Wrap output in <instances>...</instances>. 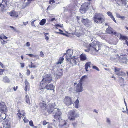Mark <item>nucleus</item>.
<instances>
[{"label": "nucleus", "mask_w": 128, "mask_h": 128, "mask_svg": "<svg viewBox=\"0 0 128 128\" xmlns=\"http://www.w3.org/2000/svg\"><path fill=\"white\" fill-rule=\"evenodd\" d=\"M68 115L70 120H74L78 116V114L74 110H72L68 112Z\"/></svg>", "instance_id": "obj_4"}, {"label": "nucleus", "mask_w": 128, "mask_h": 128, "mask_svg": "<svg viewBox=\"0 0 128 128\" xmlns=\"http://www.w3.org/2000/svg\"><path fill=\"white\" fill-rule=\"evenodd\" d=\"M92 68L93 69H95L96 70H97L98 71H99V69L97 67L95 66H92Z\"/></svg>", "instance_id": "obj_38"}, {"label": "nucleus", "mask_w": 128, "mask_h": 128, "mask_svg": "<svg viewBox=\"0 0 128 128\" xmlns=\"http://www.w3.org/2000/svg\"><path fill=\"white\" fill-rule=\"evenodd\" d=\"M9 2V0H2V3L0 4V7H1L2 10V11L4 10L5 8L8 7Z\"/></svg>", "instance_id": "obj_11"}, {"label": "nucleus", "mask_w": 128, "mask_h": 128, "mask_svg": "<svg viewBox=\"0 0 128 128\" xmlns=\"http://www.w3.org/2000/svg\"><path fill=\"white\" fill-rule=\"evenodd\" d=\"M4 71V70L0 69V75H1L3 74V72Z\"/></svg>", "instance_id": "obj_43"}, {"label": "nucleus", "mask_w": 128, "mask_h": 128, "mask_svg": "<svg viewBox=\"0 0 128 128\" xmlns=\"http://www.w3.org/2000/svg\"><path fill=\"white\" fill-rule=\"evenodd\" d=\"M64 124L61 125L62 127V128H69V125L67 123L64 121H63Z\"/></svg>", "instance_id": "obj_26"}, {"label": "nucleus", "mask_w": 128, "mask_h": 128, "mask_svg": "<svg viewBox=\"0 0 128 128\" xmlns=\"http://www.w3.org/2000/svg\"><path fill=\"white\" fill-rule=\"evenodd\" d=\"M10 27L11 28H12V29H13V30L15 31H16V29L15 28H14V27H13L12 26H10Z\"/></svg>", "instance_id": "obj_59"}, {"label": "nucleus", "mask_w": 128, "mask_h": 128, "mask_svg": "<svg viewBox=\"0 0 128 128\" xmlns=\"http://www.w3.org/2000/svg\"><path fill=\"white\" fill-rule=\"evenodd\" d=\"M75 105V107L76 108H78V105L79 104V100L78 99H77L74 102Z\"/></svg>", "instance_id": "obj_31"}, {"label": "nucleus", "mask_w": 128, "mask_h": 128, "mask_svg": "<svg viewBox=\"0 0 128 128\" xmlns=\"http://www.w3.org/2000/svg\"><path fill=\"white\" fill-rule=\"evenodd\" d=\"M25 113L24 110L21 111L20 112H18L17 114V115L18 117L20 119L22 116H24L25 115Z\"/></svg>", "instance_id": "obj_21"}, {"label": "nucleus", "mask_w": 128, "mask_h": 128, "mask_svg": "<svg viewBox=\"0 0 128 128\" xmlns=\"http://www.w3.org/2000/svg\"><path fill=\"white\" fill-rule=\"evenodd\" d=\"M0 41L1 43L3 44L7 43V42L6 41H4V40H3V41L1 40Z\"/></svg>", "instance_id": "obj_47"}, {"label": "nucleus", "mask_w": 128, "mask_h": 128, "mask_svg": "<svg viewBox=\"0 0 128 128\" xmlns=\"http://www.w3.org/2000/svg\"><path fill=\"white\" fill-rule=\"evenodd\" d=\"M55 2V1L54 0H50L49 1V3L51 4Z\"/></svg>", "instance_id": "obj_46"}, {"label": "nucleus", "mask_w": 128, "mask_h": 128, "mask_svg": "<svg viewBox=\"0 0 128 128\" xmlns=\"http://www.w3.org/2000/svg\"><path fill=\"white\" fill-rule=\"evenodd\" d=\"M106 32L109 34H113L116 36H118L119 34L117 33L116 32L114 31L113 29L111 27H109L106 30Z\"/></svg>", "instance_id": "obj_14"}, {"label": "nucleus", "mask_w": 128, "mask_h": 128, "mask_svg": "<svg viewBox=\"0 0 128 128\" xmlns=\"http://www.w3.org/2000/svg\"><path fill=\"white\" fill-rule=\"evenodd\" d=\"M116 14L117 17L119 18H120L121 16H120V15L119 14L116 13Z\"/></svg>", "instance_id": "obj_53"}, {"label": "nucleus", "mask_w": 128, "mask_h": 128, "mask_svg": "<svg viewBox=\"0 0 128 128\" xmlns=\"http://www.w3.org/2000/svg\"><path fill=\"white\" fill-rule=\"evenodd\" d=\"M18 88V86H16V87H15L14 86V91H16V90Z\"/></svg>", "instance_id": "obj_60"}, {"label": "nucleus", "mask_w": 128, "mask_h": 128, "mask_svg": "<svg viewBox=\"0 0 128 128\" xmlns=\"http://www.w3.org/2000/svg\"><path fill=\"white\" fill-rule=\"evenodd\" d=\"M3 81L5 83H9L10 82L9 79L7 76H5L4 77Z\"/></svg>", "instance_id": "obj_29"}, {"label": "nucleus", "mask_w": 128, "mask_h": 128, "mask_svg": "<svg viewBox=\"0 0 128 128\" xmlns=\"http://www.w3.org/2000/svg\"><path fill=\"white\" fill-rule=\"evenodd\" d=\"M106 14L108 15L110 17L111 19L113 20L114 21L115 23H116V22L115 18L111 12L109 11L108 12H107Z\"/></svg>", "instance_id": "obj_23"}, {"label": "nucleus", "mask_w": 128, "mask_h": 128, "mask_svg": "<svg viewBox=\"0 0 128 128\" xmlns=\"http://www.w3.org/2000/svg\"><path fill=\"white\" fill-rule=\"evenodd\" d=\"M29 124L31 126H34V124H33L32 121V120H30L29 122Z\"/></svg>", "instance_id": "obj_42"}, {"label": "nucleus", "mask_w": 128, "mask_h": 128, "mask_svg": "<svg viewBox=\"0 0 128 128\" xmlns=\"http://www.w3.org/2000/svg\"><path fill=\"white\" fill-rule=\"evenodd\" d=\"M74 128H75L77 126V122H73L72 124Z\"/></svg>", "instance_id": "obj_39"}, {"label": "nucleus", "mask_w": 128, "mask_h": 128, "mask_svg": "<svg viewBox=\"0 0 128 128\" xmlns=\"http://www.w3.org/2000/svg\"><path fill=\"white\" fill-rule=\"evenodd\" d=\"M125 18V17L124 16H120V18H121V19H122V20H124V19Z\"/></svg>", "instance_id": "obj_56"}, {"label": "nucleus", "mask_w": 128, "mask_h": 128, "mask_svg": "<svg viewBox=\"0 0 128 128\" xmlns=\"http://www.w3.org/2000/svg\"><path fill=\"white\" fill-rule=\"evenodd\" d=\"M20 65L21 67L23 68L24 66V63H20Z\"/></svg>", "instance_id": "obj_58"}, {"label": "nucleus", "mask_w": 128, "mask_h": 128, "mask_svg": "<svg viewBox=\"0 0 128 128\" xmlns=\"http://www.w3.org/2000/svg\"><path fill=\"white\" fill-rule=\"evenodd\" d=\"M97 42L96 41H94L91 44H90L88 46L94 49L96 47V45H97Z\"/></svg>", "instance_id": "obj_22"}, {"label": "nucleus", "mask_w": 128, "mask_h": 128, "mask_svg": "<svg viewBox=\"0 0 128 128\" xmlns=\"http://www.w3.org/2000/svg\"><path fill=\"white\" fill-rule=\"evenodd\" d=\"M76 58V56H73L70 60V62L73 65H76L77 64V59Z\"/></svg>", "instance_id": "obj_16"}, {"label": "nucleus", "mask_w": 128, "mask_h": 128, "mask_svg": "<svg viewBox=\"0 0 128 128\" xmlns=\"http://www.w3.org/2000/svg\"><path fill=\"white\" fill-rule=\"evenodd\" d=\"M48 128H52V127L51 124H49L48 126Z\"/></svg>", "instance_id": "obj_63"}, {"label": "nucleus", "mask_w": 128, "mask_h": 128, "mask_svg": "<svg viewBox=\"0 0 128 128\" xmlns=\"http://www.w3.org/2000/svg\"><path fill=\"white\" fill-rule=\"evenodd\" d=\"M62 26H63L62 24V25H60L58 24H56L55 25V26L56 27H60L61 28L62 27Z\"/></svg>", "instance_id": "obj_49"}, {"label": "nucleus", "mask_w": 128, "mask_h": 128, "mask_svg": "<svg viewBox=\"0 0 128 128\" xmlns=\"http://www.w3.org/2000/svg\"><path fill=\"white\" fill-rule=\"evenodd\" d=\"M63 102L66 106H69L73 103L72 98L69 96H66L64 99Z\"/></svg>", "instance_id": "obj_5"}, {"label": "nucleus", "mask_w": 128, "mask_h": 128, "mask_svg": "<svg viewBox=\"0 0 128 128\" xmlns=\"http://www.w3.org/2000/svg\"><path fill=\"white\" fill-rule=\"evenodd\" d=\"M91 64L90 62H88L85 65V68L86 71H88V67L90 68V65Z\"/></svg>", "instance_id": "obj_25"}, {"label": "nucleus", "mask_w": 128, "mask_h": 128, "mask_svg": "<svg viewBox=\"0 0 128 128\" xmlns=\"http://www.w3.org/2000/svg\"><path fill=\"white\" fill-rule=\"evenodd\" d=\"M49 20L51 22H53L55 20H56L55 18H52L50 19Z\"/></svg>", "instance_id": "obj_44"}, {"label": "nucleus", "mask_w": 128, "mask_h": 128, "mask_svg": "<svg viewBox=\"0 0 128 128\" xmlns=\"http://www.w3.org/2000/svg\"><path fill=\"white\" fill-rule=\"evenodd\" d=\"M106 122L109 125H110L111 124V122L110 119L108 118H106Z\"/></svg>", "instance_id": "obj_36"}, {"label": "nucleus", "mask_w": 128, "mask_h": 128, "mask_svg": "<svg viewBox=\"0 0 128 128\" xmlns=\"http://www.w3.org/2000/svg\"><path fill=\"white\" fill-rule=\"evenodd\" d=\"M121 80L122 82L124 83V80L123 78H120V81Z\"/></svg>", "instance_id": "obj_52"}, {"label": "nucleus", "mask_w": 128, "mask_h": 128, "mask_svg": "<svg viewBox=\"0 0 128 128\" xmlns=\"http://www.w3.org/2000/svg\"><path fill=\"white\" fill-rule=\"evenodd\" d=\"M46 88L47 90H53L54 88V86L52 84H40L39 86V89L41 90Z\"/></svg>", "instance_id": "obj_6"}, {"label": "nucleus", "mask_w": 128, "mask_h": 128, "mask_svg": "<svg viewBox=\"0 0 128 128\" xmlns=\"http://www.w3.org/2000/svg\"><path fill=\"white\" fill-rule=\"evenodd\" d=\"M10 15L12 16L17 17L18 15V14L17 12L13 11H11L10 13Z\"/></svg>", "instance_id": "obj_24"}, {"label": "nucleus", "mask_w": 128, "mask_h": 128, "mask_svg": "<svg viewBox=\"0 0 128 128\" xmlns=\"http://www.w3.org/2000/svg\"><path fill=\"white\" fill-rule=\"evenodd\" d=\"M114 72H115V74H116L117 72H118L121 69V68H117L116 67H115L114 68Z\"/></svg>", "instance_id": "obj_35"}, {"label": "nucleus", "mask_w": 128, "mask_h": 128, "mask_svg": "<svg viewBox=\"0 0 128 128\" xmlns=\"http://www.w3.org/2000/svg\"><path fill=\"white\" fill-rule=\"evenodd\" d=\"M23 120L24 122L25 123L28 122L29 121L26 118V116H25L24 117Z\"/></svg>", "instance_id": "obj_40"}, {"label": "nucleus", "mask_w": 128, "mask_h": 128, "mask_svg": "<svg viewBox=\"0 0 128 128\" xmlns=\"http://www.w3.org/2000/svg\"><path fill=\"white\" fill-rule=\"evenodd\" d=\"M53 103H51L48 104L47 106V112L50 114L54 111L53 113L54 114V117L56 119L59 121L61 119L62 112L60 110L56 108L55 106H54Z\"/></svg>", "instance_id": "obj_1"}, {"label": "nucleus", "mask_w": 128, "mask_h": 128, "mask_svg": "<svg viewBox=\"0 0 128 128\" xmlns=\"http://www.w3.org/2000/svg\"><path fill=\"white\" fill-rule=\"evenodd\" d=\"M30 74V70L28 69L27 70L26 74L28 76Z\"/></svg>", "instance_id": "obj_48"}, {"label": "nucleus", "mask_w": 128, "mask_h": 128, "mask_svg": "<svg viewBox=\"0 0 128 128\" xmlns=\"http://www.w3.org/2000/svg\"><path fill=\"white\" fill-rule=\"evenodd\" d=\"M86 76L85 75L82 76L79 83H80L81 84H82L85 81Z\"/></svg>", "instance_id": "obj_27"}, {"label": "nucleus", "mask_w": 128, "mask_h": 128, "mask_svg": "<svg viewBox=\"0 0 128 128\" xmlns=\"http://www.w3.org/2000/svg\"><path fill=\"white\" fill-rule=\"evenodd\" d=\"M46 20L45 19H42L40 22V24L41 25H43L46 22Z\"/></svg>", "instance_id": "obj_33"}, {"label": "nucleus", "mask_w": 128, "mask_h": 128, "mask_svg": "<svg viewBox=\"0 0 128 128\" xmlns=\"http://www.w3.org/2000/svg\"><path fill=\"white\" fill-rule=\"evenodd\" d=\"M80 60L82 61L86 60L87 61L88 60L85 54H82L80 55Z\"/></svg>", "instance_id": "obj_17"}, {"label": "nucleus", "mask_w": 128, "mask_h": 128, "mask_svg": "<svg viewBox=\"0 0 128 128\" xmlns=\"http://www.w3.org/2000/svg\"><path fill=\"white\" fill-rule=\"evenodd\" d=\"M40 106L44 110H46V103L45 101H43L41 102L40 104ZM46 109H47V107H46Z\"/></svg>", "instance_id": "obj_20"}, {"label": "nucleus", "mask_w": 128, "mask_h": 128, "mask_svg": "<svg viewBox=\"0 0 128 128\" xmlns=\"http://www.w3.org/2000/svg\"><path fill=\"white\" fill-rule=\"evenodd\" d=\"M45 38L46 40H47L49 39V38L48 36H46V35H45Z\"/></svg>", "instance_id": "obj_61"}, {"label": "nucleus", "mask_w": 128, "mask_h": 128, "mask_svg": "<svg viewBox=\"0 0 128 128\" xmlns=\"http://www.w3.org/2000/svg\"><path fill=\"white\" fill-rule=\"evenodd\" d=\"M40 55L41 57L42 58H43L44 56V54L42 51L40 52Z\"/></svg>", "instance_id": "obj_41"}, {"label": "nucleus", "mask_w": 128, "mask_h": 128, "mask_svg": "<svg viewBox=\"0 0 128 128\" xmlns=\"http://www.w3.org/2000/svg\"><path fill=\"white\" fill-rule=\"evenodd\" d=\"M33 57H35L37 59L39 60L40 59V58L38 56V55H34Z\"/></svg>", "instance_id": "obj_45"}, {"label": "nucleus", "mask_w": 128, "mask_h": 128, "mask_svg": "<svg viewBox=\"0 0 128 128\" xmlns=\"http://www.w3.org/2000/svg\"><path fill=\"white\" fill-rule=\"evenodd\" d=\"M36 20H34L31 23V25L32 26H35L34 25V22H35Z\"/></svg>", "instance_id": "obj_51"}, {"label": "nucleus", "mask_w": 128, "mask_h": 128, "mask_svg": "<svg viewBox=\"0 0 128 128\" xmlns=\"http://www.w3.org/2000/svg\"><path fill=\"white\" fill-rule=\"evenodd\" d=\"M119 58L120 62L122 64H126L128 62V59L127 58L126 56L125 55H121Z\"/></svg>", "instance_id": "obj_8"}, {"label": "nucleus", "mask_w": 128, "mask_h": 128, "mask_svg": "<svg viewBox=\"0 0 128 128\" xmlns=\"http://www.w3.org/2000/svg\"><path fill=\"white\" fill-rule=\"evenodd\" d=\"M24 83L25 84L24 90L26 91L27 90H28L30 85L29 83L26 79L25 80Z\"/></svg>", "instance_id": "obj_19"}, {"label": "nucleus", "mask_w": 128, "mask_h": 128, "mask_svg": "<svg viewBox=\"0 0 128 128\" xmlns=\"http://www.w3.org/2000/svg\"><path fill=\"white\" fill-rule=\"evenodd\" d=\"M7 38L8 37L4 35L3 39H7Z\"/></svg>", "instance_id": "obj_62"}, {"label": "nucleus", "mask_w": 128, "mask_h": 128, "mask_svg": "<svg viewBox=\"0 0 128 128\" xmlns=\"http://www.w3.org/2000/svg\"><path fill=\"white\" fill-rule=\"evenodd\" d=\"M54 74L55 80H57L62 75V70L60 68L58 70L54 73Z\"/></svg>", "instance_id": "obj_9"}, {"label": "nucleus", "mask_w": 128, "mask_h": 128, "mask_svg": "<svg viewBox=\"0 0 128 128\" xmlns=\"http://www.w3.org/2000/svg\"><path fill=\"white\" fill-rule=\"evenodd\" d=\"M6 107L5 103L2 102L0 103V112H6Z\"/></svg>", "instance_id": "obj_15"}, {"label": "nucleus", "mask_w": 128, "mask_h": 128, "mask_svg": "<svg viewBox=\"0 0 128 128\" xmlns=\"http://www.w3.org/2000/svg\"><path fill=\"white\" fill-rule=\"evenodd\" d=\"M116 75L118 76H124L126 75V74L123 72H119L116 73Z\"/></svg>", "instance_id": "obj_28"}, {"label": "nucleus", "mask_w": 128, "mask_h": 128, "mask_svg": "<svg viewBox=\"0 0 128 128\" xmlns=\"http://www.w3.org/2000/svg\"><path fill=\"white\" fill-rule=\"evenodd\" d=\"M25 98L26 102L28 104H30L29 96L28 95H26Z\"/></svg>", "instance_id": "obj_30"}, {"label": "nucleus", "mask_w": 128, "mask_h": 128, "mask_svg": "<svg viewBox=\"0 0 128 128\" xmlns=\"http://www.w3.org/2000/svg\"><path fill=\"white\" fill-rule=\"evenodd\" d=\"M47 123L46 121H44L43 122V124L44 125H45L47 124Z\"/></svg>", "instance_id": "obj_54"}, {"label": "nucleus", "mask_w": 128, "mask_h": 128, "mask_svg": "<svg viewBox=\"0 0 128 128\" xmlns=\"http://www.w3.org/2000/svg\"><path fill=\"white\" fill-rule=\"evenodd\" d=\"M120 39L121 40H125L127 39L128 38L124 36H123L121 34H120Z\"/></svg>", "instance_id": "obj_34"}, {"label": "nucleus", "mask_w": 128, "mask_h": 128, "mask_svg": "<svg viewBox=\"0 0 128 128\" xmlns=\"http://www.w3.org/2000/svg\"><path fill=\"white\" fill-rule=\"evenodd\" d=\"M26 45L27 46H29L30 45V43L29 42H27L26 43Z\"/></svg>", "instance_id": "obj_57"}, {"label": "nucleus", "mask_w": 128, "mask_h": 128, "mask_svg": "<svg viewBox=\"0 0 128 128\" xmlns=\"http://www.w3.org/2000/svg\"><path fill=\"white\" fill-rule=\"evenodd\" d=\"M81 21L82 23L86 26L90 27L91 25L90 22L87 18L86 19L82 18Z\"/></svg>", "instance_id": "obj_13"}, {"label": "nucleus", "mask_w": 128, "mask_h": 128, "mask_svg": "<svg viewBox=\"0 0 128 128\" xmlns=\"http://www.w3.org/2000/svg\"><path fill=\"white\" fill-rule=\"evenodd\" d=\"M52 80V78L51 74H46L43 77L42 80L40 82V84H48L50 83Z\"/></svg>", "instance_id": "obj_3"}, {"label": "nucleus", "mask_w": 128, "mask_h": 128, "mask_svg": "<svg viewBox=\"0 0 128 128\" xmlns=\"http://www.w3.org/2000/svg\"><path fill=\"white\" fill-rule=\"evenodd\" d=\"M90 49L89 48H88L87 49H86V50H84V51L86 52H89L90 51Z\"/></svg>", "instance_id": "obj_64"}, {"label": "nucleus", "mask_w": 128, "mask_h": 128, "mask_svg": "<svg viewBox=\"0 0 128 128\" xmlns=\"http://www.w3.org/2000/svg\"><path fill=\"white\" fill-rule=\"evenodd\" d=\"M82 84L78 83L76 86L75 88V90L77 92H80L83 91L84 89Z\"/></svg>", "instance_id": "obj_12"}, {"label": "nucleus", "mask_w": 128, "mask_h": 128, "mask_svg": "<svg viewBox=\"0 0 128 128\" xmlns=\"http://www.w3.org/2000/svg\"><path fill=\"white\" fill-rule=\"evenodd\" d=\"M89 4L87 2L84 3L81 6L80 9V11L82 14L84 13L88 9Z\"/></svg>", "instance_id": "obj_7"}, {"label": "nucleus", "mask_w": 128, "mask_h": 128, "mask_svg": "<svg viewBox=\"0 0 128 128\" xmlns=\"http://www.w3.org/2000/svg\"><path fill=\"white\" fill-rule=\"evenodd\" d=\"M31 65L30 67L31 68H35L36 67V66L35 65L32 64V62H31Z\"/></svg>", "instance_id": "obj_50"}, {"label": "nucleus", "mask_w": 128, "mask_h": 128, "mask_svg": "<svg viewBox=\"0 0 128 128\" xmlns=\"http://www.w3.org/2000/svg\"><path fill=\"white\" fill-rule=\"evenodd\" d=\"M94 22L97 24H102L104 20V16L102 14H96L93 18Z\"/></svg>", "instance_id": "obj_2"}, {"label": "nucleus", "mask_w": 128, "mask_h": 128, "mask_svg": "<svg viewBox=\"0 0 128 128\" xmlns=\"http://www.w3.org/2000/svg\"><path fill=\"white\" fill-rule=\"evenodd\" d=\"M73 53V50H71L68 49L66 50V53L64 54V56L66 55V58L67 61H69Z\"/></svg>", "instance_id": "obj_10"}, {"label": "nucleus", "mask_w": 128, "mask_h": 128, "mask_svg": "<svg viewBox=\"0 0 128 128\" xmlns=\"http://www.w3.org/2000/svg\"><path fill=\"white\" fill-rule=\"evenodd\" d=\"M26 55L29 56L30 57H32L34 56V55L30 54H27Z\"/></svg>", "instance_id": "obj_55"}, {"label": "nucleus", "mask_w": 128, "mask_h": 128, "mask_svg": "<svg viewBox=\"0 0 128 128\" xmlns=\"http://www.w3.org/2000/svg\"><path fill=\"white\" fill-rule=\"evenodd\" d=\"M116 2L117 4L119 6H125L126 4V0H117Z\"/></svg>", "instance_id": "obj_18"}, {"label": "nucleus", "mask_w": 128, "mask_h": 128, "mask_svg": "<svg viewBox=\"0 0 128 128\" xmlns=\"http://www.w3.org/2000/svg\"><path fill=\"white\" fill-rule=\"evenodd\" d=\"M64 60V58H63V57L60 58L58 62H57L56 64H61L62 63V62Z\"/></svg>", "instance_id": "obj_32"}, {"label": "nucleus", "mask_w": 128, "mask_h": 128, "mask_svg": "<svg viewBox=\"0 0 128 128\" xmlns=\"http://www.w3.org/2000/svg\"><path fill=\"white\" fill-rule=\"evenodd\" d=\"M96 52H98L99 50V48L98 45V44L96 45V46L94 49Z\"/></svg>", "instance_id": "obj_37"}]
</instances>
